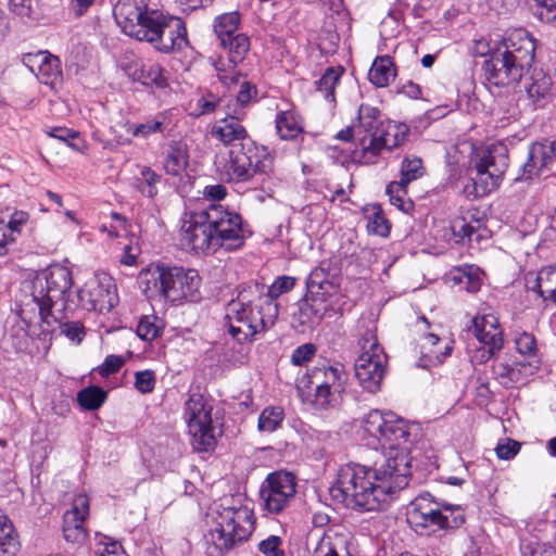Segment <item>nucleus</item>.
<instances>
[{"label":"nucleus","instance_id":"obj_58","mask_svg":"<svg viewBox=\"0 0 556 556\" xmlns=\"http://www.w3.org/2000/svg\"><path fill=\"white\" fill-rule=\"evenodd\" d=\"M99 556H123L124 551L122 545L105 535L100 536L98 549L96 552Z\"/></svg>","mask_w":556,"mask_h":556},{"label":"nucleus","instance_id":"obj_43","mask_svg":"<svg viewBox=\"0 0 556 556\" xmlns=\"http://www.w3.org/2000/svg\"><path fill=\"white\" fill-rule=\"evenodd\" d=\"M365 213L368 219L367 229L370 233L380 237L389 236L391 227L379 205H370L366 208Z\"/></svg>","mask_w":556,"mask_h":556},{"label":"nucleus","instance_id":"obj_9","mask_svg":"<svg viewBox=\"0 0 556 556\" xmlns=\"http://www.w3.org/2000/svg\"><path fill=\"white\" fill-rule=\"evenodd\" d=\"M273 172V159L265 152H258L256 146L248 140L233 144L229 150V161L226 167L229 182H249L262 185Z\"/></svg>","mask_w":556,"mask_h":556},{"label":"nucleus","instance_id":"obj_17","mask_svg":"<svg viewBox=\"0 0 556 556\" xmlns=\"http://www.w3.org/2000/svg\"><path fill=\"white\" fill-rule=\"evenodd\" d=\"M409 128L405 124L386 122L374 138L362 139V154L356 162L363 164H375L382 150L392 151L406 140Z\"/></svg>","mask_w":556,"mask_h":556},{"label":"nucleus","instance_id":"obj_22","mask_svg":"<svg viewBox=\"0 0 556 556\" xmlns=\"http://www.w3.org/2000/svg\"><path fill=\"white\" fill-rule=\"evenodd\" d=\"M473 333L477 340L484 345L480 351V361L486 362L496 352L502 350L504 344L503 333L498 326L497 318L492 315H483L472 320Z\"/></svg>","mask_w":556,"mask_h":556},{"label":"nucleus","instance_id":"obj_53","mask_svg":"<svg viewBox=\"0 0 556 556\" xmlns=\"http://www.w3.org/2000/svg\"><path fill=\"white\" fill-rule=\"evenodd\" d=\"M425 168L422 161L418 156H406L404 157L401 166V180L403 184L408 185L409 182L418 179L424 175Z\"/></svg>","mask_w":556,"mask_h":556},{"label":"nucleus","instance_id":"obj_15","mask_svg":"<svg viewBox=\"0 0 556 556\" xmlns=\"http://www.w3.org/2000/svg\"><path fill=\"white\" fill-rule=\"evenodd\" d=\"M295 477L286 471H276L267 476L261 485L262 507L269 514H279L286 509L296 493Z\"/></svg>","mask_w":556,"mask_h":556},{"label":"nucleus","instance_id":"obj_50","mask_svg":"<svg viewBox=\"0 0 556 556\" xmlns=\"http://www.w3.org/2000/svg\"><path fill=\"white\" fill-rule=\"evenodd\" d=\"M165 128L166 117L157 116L154 119L129 126L128 132L134 137L146 139L153 134L163 132Z\"/></svg>","mask_w":556,"mask_h":556},{"label":"nucleus","instance_id":"obj_33","mask_svg":"<svg viewBox=\"0 0 556 556\" xmlns=\"http://www.w3.org/2000/svg\"><path fill=\"white\" fill-rule=\"evenodd\" d=\"M189 164L188 146L181 140L168 144L164 156V169L168 175L178 176Z\"/></svg>","mask_w":556,"mask_h":556},{"label":"nucleus","instance_id":"obj_59","mask_svg":"<svg viewBox=\"0 0 556 556\" xmlns=\"http://www.w3.org/2000/svg\"><path fill=\"white\" fill-rule=\"evenodd\" d=\"M155 386V377L152 370H142L135 374V387L142 393H150Z\"/></svg>","mask_w":556,"mask_h":556},{"label":"nucleus","instance_id":"obj_10","mask_svg":"<svg viewBox=\"0 0 556 556\" xmlns=\"http://www.w3.org/2000/svg\"><path fill=\"white\" fill-rule=\"evenodd\" d=\"M73 286L71 270L62 265H51L33 283V298L39 315L67 309L66 296Z\"/></svg>","mask_w":556,"mask_h":556},{"label":"nucleus","instance_id":"obj_19","mask_svg":"<svg viewBox=\"0 0 556 556\" xmlns=\"http://www.w3.org/2000/svg\"><path fill=\"white\" fill-rule=\"evenodd\" d=\"M78 305L87 311L110 312L118 301L117 289L109 275L97 276L77 291Z\"/></svg>","mask_w":556,"mask_h":556},{"label":"nucleus","instance_id":"obj_54","mask_svg":"<svg viewBox=\"0 0 556 556\" xmlns=\"http://www.w3.org/2000/svg\"><path fill=\"white\" fill-rule=\"evenodd\" d=\"M157 317L148 315L140 318L137 326V334L144 341H152L161 333V327L156 324Z\"/></svg>","mask_w":556,"mask_h":556},{"label":"nucleus","instance_id":"obj_13","mask_svg":"<svg viewBox=\"0 0 556 556\" xmlns=\"http://www.w3.org/2000/svg\"><path fill=\"white\" fill-rule=\"evenodd\" d=\"M212 407L200 394H192L185 404V418L192 445L199 452H206L216 444L212 426Z\"/></svg>","mask_w":556,"mask_h":556},{"label":"nucleus","instance_id":"obj_34","mask_svg":"<svg viewBox=\"0 0 556 556\" xmlns=\"http://www.w3.org/2000/svg\"><path fill=\"white\" fill-rule=\"evenodd\" d=\"M128 75L146 86L164 88L167 86V78L163 67L157 63L135 64L128 67Z\"/></svg>","mask_w":556,"mask_h":556},{"label":"nucleus","instance_id":"obj_47","mask_svg":"<svg viewBox=\"0 0 556 556\" xmlns=\"http://www.w3.org/2000/svg\"><path fill=\"white\" fill-rule=\"evenodd\" d=\"M406 188L407 185L402 181H392L387 187V194L389 195L391 204L404 213H408L414 207L413 202L405 199Z\"/></svg>","mask_w":556,"mask_h":556},{"label":"nucleus","instance_id":"obj_18","mask_svg":"<svg viewBox=\"0 0 556 556\" xmlns=\"http://www.w3.org/2000/svg\"><path fill=\"white\" fill-rule=\"evenodd\" d=\"M353 534L343 525H331L321 532L312 531L308 546L312 556H353L351 553Z\"/></svg>","mask_w":556,"mask_h":556},{"label":"nucleus","instance_id":"obj_36","mask_svg":"<svg viewBox=\"0 0 556 556\" xmlns=\"http://www.w3.org/2000/svg\"><path fill=\"white\" fill-rule=\"evenodd\" d=\"M395 76L394 63L389 55L376 58L368 73L369 81L379 88L389 86Z\"/></svg>","mask_w":556,"mask_h":556},{"label":"nucleus","instance_id":"obj_57","mask_svg":"<svg viewBox=\"0 0 556 556\" xmlns=\"http://www.w3.org/2000/svg\"><path fill=\"white\" fill-rule=\"evenodd\" d=\"M516 349L520 355L535 357L536 340L533 334L523 332L516 338Z\"/></svg>","mask_w":556,"mask_h":556},{"label":"nucleus","instance_id":"obj_28","mask_svg":"<svg viewBox=\"0 0 556 556\" xmlns=\"http://www.w3.org/2000/svg\"><path fill=\"white\" fill-rule=\"evenodd\" d=\"M42 331L53 332L60 329L71 341L80 343L86 336V330L80 321L70 320L66 311L55 312L52 311L48 315H40Z\"/></svg>","mask_w":556,"mask_h":556},{"label":"nucleus","instance_id":"obj_11","mask_svg":"<svg viewBox=\"0 0 556 556\" xmlns=\"http://www.w3.org/2000/svg\"><path fill=\"white\" fill-rule=\"evenodd\" d=\"M359 345L362 354L355 362V377L364 389L376 393L384 377L387 355L372 330H366L362 334Z\"/></svg>","mask_w":556,"mask_h":556},{"label":"nucleus","instance_id":"obj_1","mask_svg":"<svg viewBox=\"0 0 556 556\" xmlns=\"http://www.w3.org/2000/svg\"><path fill=\"white\" fill-rule=\"evenodd\" d=\"M392 455L372 468L362 465L340 468L329 490L332 500L351 509L378 510L389 495L408 484L410 458L404 452Z\"/></svg>","mask_w":556,"mask_h":556},{"label":"nucleus","instance_id":"obj_40","mask_svg":"<svg viewBox=\"0 0 556 556\" xmlns=\"http://www.w3.org/2000/svg\"><path fill=\"white\" fill-rule=\"evenodd\" d=\"M138 168L139 175L136 177L138 191L147 198H154L159 192L157 185L161 182L162 176L150 166L143 165Z\"/></svg>","mask_w":556,"mask_h":556},{"label":"nucleus","instance_id":"obj_7","mask_svg":"<svg viewBox=\"0 0 556 556\" xmlns=\"http://www.w3.org/2000/svg\"><path fill=\"white\" fill-rule=\"evenodd\" d=\"M406 520L416 533L425 535L438 530L458 529L466 519L459 505L441 504L425 493L410 502Z\"/></svg>","mask_w":556,"mask_h":556},{"label":"nucleus","instance_id":"obj_26","mask_svg":"<svg viewBox=\"0 0 556 556\" xmlns=\"http://www.w3.org/2000/svg\"><path fill=\"white\" fill-rule=\"evenodd\" d=\"M205 210L194 213L189 225L184 229V240L192 250L205 252L216 251L219 245L215 242V235L211 224L204 218Z\"/></svg>","mask_w":556,"mask_h":556},{"label":"nucleus","instance_id":"obj_51","mask_svg":"<svg viewBox=\"0 0 556 556\" xmlns=\"http://www.w3.org/2000/svg\"><path fill=\"white\" fill-rule=\"evenodd\" d=\"M451 229L456 238V242H464L465 239L469 241L473 240V237L477 241L480 240L481 235L479 233V226H473L468 223L464 217H456L452 220Z\"/></svg>","mask_w":556,"mask_h":556},{"label":"nucleus","instance_id":"obj_41","mask_svg":"<svg viewBox=\"0 0 556 556\" xmlns=\"http://www.w3.org/2000/svg\"><path fill=\"white\" fill-rule=\"evenodd\" d=\"M452 281L467 292L475 293L481 287V278L478 268L465 266L452 271Z\"/></svg>","mask_w":556,"mask_h":556},{"label":"nucleus","instance_id":"obj_6","mask_svg":"<svg viewBox=\"0 0 556 556\" xmlns=\"http://www.w3.org/2000/svg\"><path fill=\"white\" fill-rule=\"evenodd\" d=\"M139 278L144 285L143 291L147 295L153 285L155 292L173 303H197L202 299L201 277L195 269L162 265L154 269L141 270Z\"/></svg>","mask_w":556,"mask_h":556},{"label":"nucleus","instance_id":"obj_8","mask_svg":"<svg viewBox=\"0 0 556 556\" xmlns=\"http://www.w3.org/2000/svg\"><path fill=\"white\" fill-rule=\"evenodd\" d=\"M346 380L348 376L341 364L324 363L300 378L296 390L304 401L324 409L338 402Z\"/></svg>","mask_w":556,"mask_h":556},{"label":"nucleus","instance_id":"obj_5","mask_svg":"<svg viewBox=\"0 0 556 556\" xmlns=\"http://www.w3.org/2000/svg\"><path fill=\"white\" fill-rule=\"evenodd\" d=\"M277 316V303L264 301L253 307L245 290L227 304L225 313L228 332L238 342L251 341L256 334L267 331L275 325Z\"/></svg>","mask_w":556,"mask_h":556},{"label":"nucleus","instance_id":"obj_63","mask_svg":"<svg viewBox=\"0 0 556 556\" xmlns=\"http://www.w3.org/2000/svg\"><path fill=\"white\" fill-rule=\"evenodd\" d=\"M536 16L543 22H553L556 20V1L545 0L536 4Z\"/></svg>","mask_w":556,"mask_h":556},{"label":"nucleus","instance_id":"obj_42","mask_svg":"<svg viewBox=\"0 0 556 556\" xmlns=\"http://www.w3.org/2000/svg\"><path fill=\"white\" fill-rule=\"evenodd\" d=\"M344 70L341 66L328 67L319 80L316 81L317 91H319L325 100L334 101V89L339 84Z\"/></svg>","mask_w":556,"mask_h":556},{"label":"nucleus","instance_id":"obj_27","mask_svg":"<svg viewBox=\"0 0 556 556\" xmlns=\"http://www.w3.org/2000/svg\"><path fill=\"white\" fill-rule=\"evenodd\" d=\"M354 125L356 127L357 147L353 152V160L356 161L362 154V139L365 137L374 138V135L386 125V122L381 119L378 108L361 104Z\"/></svg>","mask_w":556,"mask_h":556},{"label":"nucleus","instance_id":"obj_55","mask_svg":"<svg viewBox=\"0 0 556 556\" xmlns=\"http://www.w3.org/2000/svg\"><path fill=\"white\" fill-rule=\"evenodd\" d=\"M257 549L264 556H286L282 538L275 534L262 540Z\"/></svg>","mask_w":556,"mask_h":556},{"label":"nucleus","instance_id":"obj_20","mask_svg":"<svg viewBox=\"0 0 556 556\" xmlns=\"http://www.w3.org/2000/svg\"><path fill=\"white\" fill-rule=\"evenodd\" d=\"M150 0H119L113 9L116 23L129 37L136 39L144 37L143 30L152 12L157 10L149 9Z\"/></svg>","mask_w":556,"mask_h":556},{"label":"nucleus","instance_id":"obj_56","mask_svg":"<svg viewBox=\"0 0 556 556\" xmlns=\"http://www.w3.org/2000/svg\"><path fill=\"white\" fill-rule=\"evenodd\" d=\"M295 278L291 276H280L276 278V280L269 286L267 290L268 299L266 301H271L278 299L281 294L291 291L294 288Z\"/></svg>","mask_w":556,"mask_h":556},{"label":"nucleus","instance_id":"obj_23","mask_svg":"<svg viewBox=\"0 0 556 556\" xmlns=\"http://www.w3.org/2000/svg\"><path fill=\"white\" fill-rule=\"evenodd\" d=\"M89 514V498L79 494L73 500L71 509L63 516V535L72 544H83L87 538L85 520Z\"/></svg>","mask_w":556,"mask_h":556},{"label":"nucleus","instance_id":"obj_45","mask_svg":"<svg viewBox=\"0 0 556 556\" xmlns=\"http://www.w3.org/2000/svg\"><path fill=\"white\" fill-rule=\"evenodd\" d=\"M108 393L98 386H91L77 393L79 405L87 410L98 409L105 402Z\"/></svg>","mask_w":556,"mask_h":556},{"label":"nucleus","instance_id":"obj_64","mask_svg":"<svg viewBox=\"0 0 556 556\" xmlns=\"http://www.w3.org/2000/svg\"><path fill=\"white\" fill-rule=\"evenodd\" d=\"M522 556H556V548L548 544H528L522 549Z\"/></svg>","mask_w":556,"mask_h":556},{"label":"nucleus","instance_id":"obj_30","mask_svg":"<svg viewBox=\"0 0 556 556\" xmlns=\"http://www.w3.org/2000/svg\"><path fill=\"white\" fill-rule=\"evenodd\" d=\"M525 87L527 96L535 109L545 108L555 96L552 77L543 70L534 68Z\"/></svg>","mask_w":556,"mask_h":556},{"label":"nucleus","instance_id":"obj_25","mask_svg":"<svg viewBox=\"0 0 556 556\" xmlns=\"http://www.w3.org/2000/svg\"><path fill=\"white\" fill-rule=\"evenodd\" d=\"M556 162V141L534 142L529 147L527 161L517 180H528L549 169Z\"/></svg>","mask_w":556,"mask_h":556},{"label":"nucleus","instance_id":"obj_24","mask_svg":"<svg viewBox=\"0 0 556 556\" xmlns=\"http://www.w3.org/2000/svg\"><path fill=\"white\" fill-rule=\"evenodd\" d=\"M22 61L45 85L54 87L62 80L61 61L48 51L40 50L35 53H26Z\"/></svg>","mask_w":556,"mask_h":556},{"label":"nucleus","instance_id":"obj_61","mask_svg":"<svg viewBox=\"0 0 556 556\" xmlns=\"http://www.w3.org/2000/svg\"><path fill=\"white\" fill-rule=\"evenodd\" d=\"M316 348L312 343H305L298 346L291 356L292 364L301 366L308 362L315 354Z\"/></svg>","mask_w":556,"mask_h":556},{"label":"nucleus","instance_id":"obj_38","mask_svg":"<svg viewBox=\"0 0 556 556\" xmlns=\"http://www.w3.org/2000/svg\"><path fill=\"white\" fill-rule=\"evenodd\" d=\"M20 549V541L13 523L0 509V556H14Z\"/></svg>","mask_w":556,"mask_h":556},{"label":"nucleus","instance_id":"obj_12","mask_svg":"<svg viewBox=\"0 0 556 556\" xmlns=\"http://www.w3.org/2000/svg\"><path fill=\"white\" fill-rule=\"evenodd\" d=\"M143 33L146 36L137 40L149 41L162 53L180 52L188 46L187 29L182 20L165 16L160 11L152 12Z\"/></svg>","mask_w":556,"mask_h":556},{"label":"nucleus","instance_id":"obj_14","mask_svg":"<svg viewBox=\"0 0 556 556\" xmlns=\"http://www.w3.org/2000/svg\"><path fill=\"white\" fill-rule=\"evenodd\" d=\"M204 218L213 227L215 242L219 248L236 250L243 244V224L238 213L229 211L220 204H210L205 208Z\"/></svg>","mask_w":556,"mask_h":556},{"label":"nucleus","instance_id":"obj_32","mask_svg":"<svg viewBox=\"0 0 556 556\" xmlns=\"http://www.w3.org/2000/svg\"><path fill=\"white\" fill-rule=\"evenodd\" d=\"M441 339L434 333H428L424 338L421 344L422 356L418 362V366L421 368H429L431 366L441 365L444 359L451 355L453 346L452 342H446L443 350L437 349Z\"/></svg>","mask_w":556,"mask_h":556},{"label":"nucleus","instance_id":"obj_3","mask_svg":"<svg viewBox=\"0 0 556 556\" xmlns=\"http://www.w3.org/2000/svg\"><path fill=\"white\" fill-rule=\"evenodd\" d=\"M508 168V149L502 142L476 151L470 159L468 178H459L457 187L468 199L482 198L496 190Z\"/></svg>","mask_w":556,"mask_h":556},{"label":"nucleus","instance_id":"obj_21","mask_svg":"<svg viewBox=\"0 0 556 556\" xmlns=\"http://www.w3.org/2000/svg\"><path fill=\"white\" fill-rule=\"evenodd\" d=\"M384 425H380L381 438H374L368 444L378 443L382 448L387 450L383 460L392 453L404 452L407 458L409 456V430L407 422L392 412H383Z\"/></svg>","mask_w":556,"mask_h":556},{"label":"nucleus","instance_id":"obj_49","mask_svg":"<svg viewBox=\"0 0 556 556\" xmlns=\"http://www.w3.org/2000/svg\"><path fill=\"white\" fill-rule=\"evenodd\" d=\"M380 425H384L383 412L379 409H371L362 419L361 428L364 438L374 441V438H381Z\"/></svg>","mask_w":556,"mask_h":556},{"label":"nucleus","instance_id":"obj_60","mask_svg":"<svg viewBox=\"0 0 556 556\" xmlns=\"http://www.w3.org/2000/svg\"><path fill=\"white\" fill-rule=\"evenodd\" d=\"M520 447L521 445L518 441L505 439L497 443L495 451L498 458L508 460L519 453Z\"/></svg>","mask_w":556,"mask_h":556},{"label":"nucleus","instance_id":"obj_39","mask_svg":"<svg viewBox=\"0 0 556 556\" xmlns=\"http://www.w3.org/2000/svg\"><path fill=\"white\" fill-rule=\"evenodd\" d=\"M275 122L277 132L283 140L294 139L303 131L301 118L294 111L278 113Z\"/></svg>","mask_w":556,"mask_h":556},{"label":"nucleus","instance_id":"obj_37","mask_svg":"<svg viewBox=\"0 0 556 556\" xmlns=\"http://www.w3.org/2000/svg\"><path fill=\"white\" fill-rule=\"evenodd\" d=\"M530 289L538 292L544 301L556 303V266L543 267Z\"/></svg>","mask_w":556,"mask_h":556},{"label":"nucleus","instance_id":"obj_4","mask_svg":"<svg viewBox=\"0 0 556 556\" xmlns=\"http://www.w3.org/2000/svg\"><path fill=\"white\" fill-rule=\"evenodd\" d=\"M228 501L216 504L212 509L214 526L205 535L214 548V552L208 551L212 556L222 555L247 541L254 530L253 511L243 505L227 504Z\"/></svg>","mask_w":556,"mask_h":556},{"label":"nucleus","instance_id":"obj_35","mask_svg":"<svg viewBox=\"0 0 556 556\" xmlns=\"http://www.w3.org/2000/svg\"><path fill=\"white\" fill-rule=\"evenodd\" d=\"M328 276V273L321 267H316L309 273L306 287L313 302L325 301L336 291V286L329 280Z\"/></svg>","mask_w":556,"mask_h":556},{"label":"nucleus","instance_id":"obj_52","mask_svg":"<svg viewBox=\"0 0 556 556\" xmlns=\"http://www.w3.org/2000/svg\"><path fill=\"white\" fill-rule=\"evenodd\" d=\"M48 135L62 142H65L68 147L76 151H83V149L86 147V142L80 137V134L66 127H54L48 132Z\"/></svg>","mask_w":556,"mask_h":556},{"label":"nucleus","instance_id":"obj_46","mask_svg":"<svg viewBox=\"0 0 556 556\" xmlns=\"http://www.w3.org/2000/svg\"><path fill=\"white\" fill-rule=\"evenodd\" d=\"M240 24V15L238 12L224 13L214 21V31L219 40L233 36Z\"/></svg>","mask_w":556,"mask_h":556},{"label":"nucleus","instance_id":"obj_16","mask_svg":"<svg viewBox=\"0 0 556 556\" xmlns=\"http://www.w3.org/2000/svg\"><path fill=\"white\" fill-rule=\"evenodd\" d=\"M226 56H218L213 61V66L217 72L219 80L226 85L238 83L240 73L237 66L242 63L250 50V39L247 35L239 33L219 40Z\"/></svg>","mask_w":556,"mask_h":556},{"label":"nucleus","instance_id":"obj_2","mask_svg":"<svg viewBox=\"0 0 556 556\" xmlns=\"http://www.w3.org/2000/svg\"><path fill=\"white\" fill-rule=\"evenodd\" d=\"M534 53V40L526 29L509 31L483 63L485 79L497 87L519 83L532 65Z\"/></svg>","mask_w":556,"mask_h":556},{"label":"nucleus","instance_id":"obj_48","mask_svg":"<svg viewBox=\"0 0 556 556\" xmlns=\"http://www.w3.org/2000/svg\"><path fill=\"white\" fill-rule=\"evenodd\" d=\"M282 420L283 409L280 406H269L261 413L257 428L263 432H273L280 426Z\"/></svg>","mask_w":556,"mask_h":556},{"label":"nucleus","instance_id":"obj_44","mask_svg":"<svg viewBox=\"0 0 556 556\" xmlns=\"http://www.w3.org/2000/svg\"><path fill=\"white\" fill-rule=\"evenodd\" d=\"M323 317V308L315 306L314 303H311L308 300L300 304L299 312L294 315L295 320L303 327L302 331L317 326Z\"/></svg>","mask_w":556,"mask_h":556},{"label":"nucleus","instance_id":"obj_31","mask_svg":"<svg viewBox=\"0 0 556 556\" xmlns=\"http://www.w3.org/2000/svg\"><path fill=\"white\" fill-rule=\"evenodd\" d=\"M539 369V362L536 359L528 362H510L504 361L494 365L493 370L497 378L502 379L505 387H510L515 383L522 382L528 377L532 376Z\"/></svg>","mask_w":556,"mask_h":556},{"label":"nucleus","instance_id":"obj_29","mask_svg":"<svg viewBox=\"0 0 556 556\" xmlns=\"http://www.w3.org/2000/svg\"><path fill=\"white\" fill-rule=\"evenodd\" d=\"M243 114L238 108L233 110V114H228L226 117L215 123L212 128V136L223 142L225 146L237 144L236 141L247 142L248 131L240 123Z\"/></svg>","mask_w":556,"mask_h":556},{"label":"nucleus","instance_id":"obj_62","mask_svg":"<svg viewBox=\"0 0 556 556\" xmlns=\"http://www.w3.org/2000/svg\"><path fill=\"white\" fill-rule=\"evenodd\" d=\"M257 90L255 85H252L249 81H243L240 85V90L236 96V103L238 106L243 109L248 103H250L256 97Z\"/></svg>","mask_w":556,"mask_h":556}]
</instances>
